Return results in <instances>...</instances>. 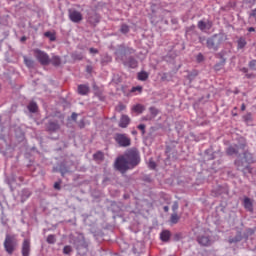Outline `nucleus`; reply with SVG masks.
<instances>
[{"instance_id":"1","label":"nucleus","mask_w":256,"mask_h":256,"mask_svg":"<svg viewBox=\"0 0 256 256\" xmlns=\"http://www.w3.org/2000/svg\"><path fill=\"white\" fill-rule=\"evenodd\" d=\"M141 163L139 151L135 148L127 150L124 155L118 157L115 161V169L120 173H127L131 169H135Z\"/></svg>"},{"instance_id":"2","label":"nucleus","mask_w":256,"mask_h":256,"mask_svg":"<svg viewBox=\"0 0 256 256\" xmlns=\"http://www.w3.org/2000/svg\"><path fill=\"white\" fill-rule=\"evenodd\" d=\"M245 161V162H243ZM245 163H247L245 165ZM255 163V160L253 159V154L250 152L246 151L243 153V159L238 158L235 161V166L237 167L238 170L245 171V169L248 170L249 173H251V169L249 168V164Z\"/></svg>"},{"instance_id":"3","label":"nucleus","mask_w":256,"mask_h":256,"mask_svg":"<svg viewBox=\"0 0 256 256\" xmlns=\"http://www.w3.org/2000/svg\"><path fill=\"white\" fill-rule=\"evenodd\" d=\"M3 245L6 253L13 255L19 245V240H17V236L14 234H6Z\"/></svg>"},{"instance_id":"4","label":"nucleus","mask_w":256,"mask_h":256,"mask_svg":"<svg viewBox=\"0 0 256 256\" xmlns=\"http://www.w3.org/2000/svg\"><path fill=\"white\" fill-rule=\"evenodd\" d=\"M32 52L35 59L38 61V63H40V65H49L51 63V58L49 57V54H47V52L38 48L33 49Z\"/></svg>"},{"instance_id":"5","label":"nucleus","mask_w":256,"mask_h":256,"mask_svg":"<svg viewBox=\"0 0 256 256\" xmlns=\"http://www.w3.org/2000/svg\"><path fill=\"white\" fill-rule=\"evenodd\" d=\"M114 141H116L119 147L131 146V138H129L127 134H121V133L115 134Z\"/></svg>"},{"instance_id":"6","label":"nucleus","mask_w":256,"mask_h":256,"mask_svg":"<svg viewBox=\"0 0 256 256\" xmlns=\"http://www.w3.org/2000/svg\"><path fill=\"white\" fill-rule=\"evenodd\" d=\"M219 45H221V39H218L217 35L207 39L206 46L208 47V49H213V51H217V49H219Z\"/></svg>"},{"instance_id":"7","label":"nucleus","mask_w":256,"mask_h":256,"mask_svg":"<svg viewBox=\"0 0 256 256\" xmlns=\"http://www.w3.org/2000/svg\"><path fill=\"white\" fill-rule=\"evenodd\" d=\"M69 19L72 23H81L83 21V14L77 10H69Z\"/></svg>"},{"instance_id":"8","label":"nucleus","mask_w":256,"mask_h":256,"mask_svg":"<svg viewBox=\"0 0 256 256\" xmlns=\"http://www.w3.org/2000/svg\"><path fill=\"white\" fill-rule=\"evenodd\" d=\"M22 256H29L31 253V240L24 239L22 242Z\"/></svg>"},{"instance_id":"9","label":"nucleus","mask_w":256,"mask_h":256,"mask_svg":"<svg viewBox=\"0 0 256 256\" xmlns=\"http://www.w3.org/2000/svg\"><path fill=\"white\" fill-rule=\"evenodd\" d=\"M239 149H245V144H242L240 146L233 145L227 148L226 153L227 155H239Z\"/></svg>"},{"instance_id":"10","label":"nucleus","mask_w":256,"mask_h":256,"mask_svg":"<svg viewBox=\"0 0 256 256\" xmlns=\"http://www.w3.org/2000/svg\"><path fill=\"white\" fill-rule=\"evenodd\" d=\"M197 241L199 245H203L204 247H209V245H211V238L209 237V235L199 236Z\"/></svg>"},{"instance_id":"11","label":"nucleus","mask_w":256,"mask_h":256,"mask_svg":"<svg viewBox=\"0 0 256 256\" xmlns=\"http://www.w3.org/2000/svg\"><path fill=\"white\" fill-rule=\"evenodd\" d=\"M129 123H131V118L127 115H122L119 121V127H121V129H127Z\"/></svg>"},{"instance_id":"12","label":"nucleus","mask_w":256,"mask_h":256,"mask_svg":"<svg viewBox=\"0 0 256 256\" xmlns=\"http://www.w3.org/2000/svg\"><path fill=\"white\" fill-rule=\"evenodd\" d=\"M243 205L246 211H250V213H253V202L251 201V198L245 197Z\"/></svg>"},{"instance_id":"13","label":"nucleus","mask_w":256,"mask_h":256,"mask_svg":"<svg viewBox=\"0 0 256 256\" xmlns=\"http://www.w3.org/2000/svg\"><path fill=\"white\" fill-rule=\"evenodd\" d=\"M160 239L161 241H165V242L169 241V239H171V232L168 230L162 231L160 234Z\"/></svg>"},{"instance_id":"14","label":"nucleus","mask_w":256,"mask_h":256,"mask_svg":"<svg viewBox=\"0 0 256 256\" xmlns=\"http://www.w3.org/2000/svg\"><path fill=\"white\" fill-rule=\"evenodd\" d=\"M23 59L26 67L29 69H33V67H35V61H33V59L28 58L27 56H24Z\"/></svg>"},{"instance_id":"15","label":"nucleus","mask_w":256,"mask_h":256,"mask_svg":"<svg viewBox=\"0 0 256 256\" xmlns=\"http://www.w3.org/2000/svg\"><path fill=\"white\" fill-rule=\"evenodd\" d=\"M78 93L79 95H87V93H89V86L83 84L79 85Z\"/></svg>"},{"instance_id":"16","label":"nucleus","mask_w":256,"mask_h":256,"mask_svg":"<svg viewBox=\"0 0 256 256\" xmlns=\"http://www.w3.org/2000/svg\"><path fill=\"white\" fill-rule=\"evenodd\" d=\"M50 63L51 65H53L54 67H59V65H61V57L59 56H53L50 59Z\"/></svg>"},{"instance_id":"17","label":"nucleus","mask_w":256,"mask_h":256,"mask_svg":"<svg viewBox=\"0 0 256 256\" xmlns=\"http://www.w3.org/2000/svg\"><path fill=\"white\" fill-rule=\"evenodd\" d=\"M29 197H31V191H29L28 189L22 190V194H21L22 203L27 201Z\"/></svg>"},{"instance_id":"18","label":"nucleus","mask_w":256,"mask_h":256,"mask_svg":"<svg viewBox=\"0 0 256 256\" xmlns=\"http://www.w3.org/2000/svg\"><path fill=\"white\" fill-rule=\"evenodd\" d=\"M149 79V73L141 71L138 73V81H147Z\"/></svg>"},{"instance_id":"19","label":"nucleus","mask_w":256,"mask_h":256,"mask_svg":"<svg viewBox=\"0 0 256 256\" xmlns=\"http://www.w3.org/2000/svg\"><path fill=\"white\" fill-rule=\"evenodd\" d=\"M37 103L35 102H30L28 105V111H30V113H37Z\"/></svg>"},{"instance_id":"20","label":"nucleus","mask_w":256,"mask_h":256,"mask_svg":"<svg viewBox=\"0 0 256 256\" xmlns=\"http://www.w3.org/2000/svg\"><path fill=\"white\" fill-rule=\"evenodd\" d=\"M128 66L129 67H131V69H136V67H137V65H138V63H137V61L135 60V58H133V57H130L129 59H128Z\"/></svg>"},{"instance_id":"21","label":"nucleus","mask_w":256,"mask_h":256,"mask_svg":"<svg viewBox=\"0 0 256 256\" xmlns=\"http://www.w3.org/2000/svg\"><path fill=\"white\" fill-rule=\"evenodd\" d=\"M237 43H238V49H243L245 47V45H247V40H245V38L241 37L238 39Z\"/></svg>"},{"instance_id":"22","label":"nucleus","mask_w":256,"mask_h":256,"mask_svg":"<svg viewBox=\"0 0 256 256\" xmlns=\"http://www.w3.org/2000/svg\"><path fill=\"white\" fill-rule=\"evenodd\" d=\"M48 129L49 131H58L59 125L57 124V122H50L48 124Z\"/></svg>"},{"instance_id":"23","label":"nucleus","mask_w":256,"mask_h":256,"mask_svg":"<svg viewBox=\"0 0 256 256\" xmlns=\"http://www.w3.org/2000/svg\"><path fill=\"white\" fill-rule=\"evenodd\" d=\"M179 215H177V212H174L172 215H171V218H170V221L171 223H173L174 225L179 223Z\"/></svg>"},{"instance_id":"24","label":"nucleus","mask_w":256,"mask_h":256,"mask_svg":"<svg viewBox=\"0 0 256 256\" xmlns=\"http://www.w3.org/2000/svg\"><path fill=\"white\" fill-rule=\"evenodd\" d=\"M133 111L136 113H143V111H145V107L141 104H138L133 107Z\"/></svg>"},{"instance_id":"25","label":"nucleus","mask_w":256,"mask_h":256,"mask_svg":"<svg viewBox=\"0 0 256 256\" xmlns=\"http://www.w3.org/2000/svg\"><path fill=\"white\" fill-rule=\"evenodd\" d=\"M93 157H94L95 161H103L104 155H103V152L98 151V152H96V153L93 155Z\"/></svg>"},{"instance_id":"26","label":"nucleus","mask_w":256,"mask_h":256,"mask_svg":"<svg viewBox=\"0 0 256 256\" xmlns=\"http://www.w3.org/2000/svg\"><path fill=\"white\" fill-rule=\"evenodd\" d=\"M45 37H48V39H50V41H55L57 38L55 37V33L52 32H45L44 33Z\"/></svg>"},{"instance_id":"27","label":"nucleus","mask_w":256,"mask_h":256,"mask_svg":"<svg viewBox=\"0 0 256 256\" xmlns=\"http://www.w3.org/2000/svg\"><path fill=\"white\" fill-rule=\"evenodd\" d=\"M198 29H200V31H205V29H207V23H205L203 20L199 21Z\"/></svg>"},{"instance_id":"28","label":"nucleus","mask_w":256,"mask_h":256,"mask_svg":"<svg viewBox=\"0 0 256 256\" xmlns=\"http://www.w3.org/2000/svg\"><path fill=\"white\" fill-rule=\"evenodd\" d=\"M120 32L124 35L129 33V26L127 24H122L120 28Z\"/></svg>"},{"instance_id":"29","label":"nucleus","mask_w":256,"mask_h":256,"mask_svg":"<svg viewBox=\"0 0 256 256\" xmlns=\"http://www.w3.org/2000/svg\"><path fill=\"white\" fill-rule=\"evenodd\" d=\"M136 91H138V93H142L143 92V86L132 87L131 93H135Z\"/></svg>"},{"instance_id":"30","label":"nucleus","mask_w":256,"mask_h":256,"mask_svg":"<svg viewBox=\"0 0 256 256\" xmlns=\"http://www.w3.org/2000/svg\"><path fill=\"white\" fill-rule=\"evenodd\" d=\"M149 111L151 115H153V117H157V115L159 114V110H157V108L155 107H150Z\"/></svg>"},{"instance_id":"31","label":"nucleus","mask_w":256,"mask_h":256,"mask_svg":"<svg viewBox=\"0 0 256 256\" xmlns=\"http://www.w3.org/2000/svg\"><path fill=\"white\" fill-rule=\"evenodd\" d=\"M56 239L54 235H48L47 237V243H49L50 245H53V243H55Z\"/></svg>"},{"instance_id":"32","label":"nucleus","mask_w":256,"mask_h":256,"mask_svg":"<svg viewBox=\"0 0 256 256\" xmlns=\"http://www.w3.org/2000/svg\"><path fill=\"white\" fill-rule=\"evenodd\" d=\"M71 251H73V249L71 248V246H65L63 248V253L64 255H69V253H71Z\"/></svg>"},{"instance_id":"33","label":"nucleus","mask_w":256,"mask_h":256,"mask_svg":"<svg viewBox=\"0 0 256 256\" xmlns=\"http://www.w3.org/2000/svg\"><path fill=\"white\" fill-rule=\"evenodd\" d=\"M148 167H149V169H155V167H157V164L155 163V161L150 160Z\"/></svg>"},{"instance_id":"34","label":"nucleus","mask_w":256,"mask_h":256,"mask_svg":"<svg viewBox=\"0 0 256 256\" xmlns=\"http://www.w3.org/2000/svg\"><path fill=\"white\" fill-rule=\"evenodd\" d=\"M177 209H179V203L174 202L173 205H172V211L174 213H177Z\"/></svg>"},{"instance_id":"35","label":"nucleus","mask_w":256,"mask_h":256,"mask_svg":"<svg viewBox=\"0 0 256 256\" xmlns=\"http://www.w3.org/2000/svg\"><path fill=\"white\" fill-rule=\"evenodd\" d=\"M250 69H256V60H252L249 62Z\"/></svg>"},{"instance_id":"36","label":"nucleus","mask_w":256,"mask_h":256,"mask_svg":"<svg viewBox=\"0 0 256 256\" xmlns=\"http://www.w3.org/2000/svg\"><path fill=\"white\" fill-rule=\"evenodd\" d=\"M196 59H197L198 63H201V61H203L205 58H204L203 54L199 53L197 55Z\"/></svg>"},{"instance_id":"37","label":"nucleus","mask_w":256,"mask_h":256,"mask_svg":"<svg viewBox=\"0 0 256 256\" xmlns=\"http://www.w3.org/2000/svg\"><path fill=\"white\" fill-rule=\"evenodd\" d=\"M138 129L142 131V135H145V124L138 125Z\"/></svg>"},{"instance_id":"38","label":"nucleus","mask_w":256,"mask_h":256,"mask_svg":"<svg viewBox=\"0 0 256 256\" xmlns=\"http://www.w3.org/2000/svg\"><path fill=\"white\" fill-rule=\"evenodd\" d=\"M54 189H57V191H61V182H55Z\"/></svg>"},{"instance_id":"39","label":"nucleus","mask_w":256,"mask_h":256,"mask_svg":"<svg viewBox=\"0 0 256 256\" xmlns=\"http://www.w3.org/2000/svg\"><path fill=\"white\" fill-rule=\"evenodd\" d=\"M89 52H90V53H93V54H97V53H99V50H97V49H95V48H90V49H89Z\"/></svg>"},{"instance_id":"40","label":"nucleus","mask_w":256,"mask_h":256,"mask_svg":"<svg viewBox=\"0 0 256 256\" xmlns=\"http://www.w3.org/2000/svg\"><path fill=\"white\" fill-rule=\"evenodd\" d=\"M74 59H78V61H81V59H83V56L81 54L79 55H73Z\"/></svg>"},{"instance_id":"41","label":"nucleus","mask_w":256,"mask_h":256,"mask_svg":"<svg viewBox=\"0 0 256 256\" xmlns=\"http://www.w3.org/2000/svg\"><path fill=\"white\" fill-rule=\"evenodd\" d=\"M117 109H118V111H123V110H125V105L120 104L117 106Z\"/></svg>"},{"instance_id":"42","label":"nucleus","mask_w":256,"mask_h":256,"mask_svg":"<svg viewBox=\"0 0 256 256\" xmlns=\"http://www.w3.org/2000/svg\"><path fill=\"white\" fill-rule=\"evenodd\" d=\"M60 173H61L62 177H64L65 174L68 173V171L65 170V169H63V168H61V169H60Z\"/></svg>"},{"instance_id":"43","label":"nucleus","mask_w":256,"mask_h":256,"mask_svg":"<svg viewBox=\"0 0 256 256\" xmlns=\"http://www.w3.org/2000/svg\"><path fill=\"white\" fill-rule=\"evenodd\" d=\"M86 71L87 73H91V71H93V68L91 66H87Z\"/></svg>"},{"instance_id":"44","label":"nucleus","mask_w":256,"mask_h":256,"mask_svg":"<svg viewBox=\"0 0 256 256\" xmlns=\"http://www.w3.org/2000/svg\"><path fill=\"white\" fill-rule=\"evenodd\" d=\"M247 233H248V235H253V233H255V231H253V229H248Z\"/></svg>"},{"instance_id":"45","label":"nucleus","mask_w":256,"mask_h":256,"mask_svg":"<svg viewBox=\"0 0 256 256\" xmlns=\"http://www.w3.org/2000/svg\"><path fill=\"white\" fill-rule=\"evenodd\" d=\"M251 17H255L256 18V8L254 10H252Z\"/></svg>"},{"instance_id":"46","label":"nucleus","mask_w":256,"mask_h":256,"mask_svg":"<svg viewBox=\"0 0 256 256\" xmlns=\"http://www.w3.org/2000/svg\"><path fill=\"white\" fill-rule=\"evenodd\" d=\"M220 67H221L220 64H216V65L214 66V69H215L216 71H219Z\"/></svg>"},{"instance_id":"47","label":"nucleus","mask_w":256,"mask_h":256,"mask_svg":"<svg viewBox=\"0 0 256 256\" xmlns=\"http://www.w3.org/2000/svg\"><path fill=\"white\" fill-rule=\"evenodd\" d=\"M72 119L75 121L77 120V113H72Z\"/></svg>"},{"instance_id":"48","label":"nucleus","mask_w":256,"mask_h":256,"mask_svg":"<svg viewBox=\"0 0 256 256\" xmlns=\"http://www.w3.org/2000/svg\"><path fill=\"white\" fill-rule=\"evenodd\" d=\"M248 31H249V33H253V31H255V29L253 27H250V28H248Z\"/></svg>"},{"instance_id":"49","label":"nucleus","mask_w":256,"mask_h":256,"mask_svg":"<svg viewBox=\"0 0 256 256\" xmlns=\"http://www.w3.org/2000/svg\"><path fill=\"white\" fill-rule=\"evenodd\" d=\"M242 73H247V71H249L247 68H242L241 69Z\"/></svg>"},{"instance_id":"50","label":"nucleus","mask_w":256,"mask_h":256,"mask_svg":"<svg viewBox=\"0 0 256 256\" xmlns=\"http://www.w3.org/2000/svg\"><path fill=\"white\" fill-rule=\"evenodd\" d=\"M245 109H246L245 104H242V105H241V111H245Z\"/></svg>"},{"instance_id":"51","label":"nucleus","mask_w":256,"mask_h":256,"mask_svg":"<svg viewBox=\"0 0 256 256\" xmlns=\"http://www.w3.org/2000/svg\"><path fill=\"white\" fill-rule=\"evenodd\" d=\"M247 79H251L253 77V74H246Z\"/></svg>"},{"instance_id":"52","label":"nucleus","mask_w":256,"mask_h":256,"mask_svg":"<svg viewBox=\"0 0 256 256\" xmlns=\"http://www.w3.org/2000/svg\"><path fill=\"white\" fill-rule=\"evenodd\" d=\"M164 211L167 213V211H169V206H165Z\"/></svg>"},{"instance_id":"53","label":"nucleus","mask_w":256,"mask_h":256,"mask_svg":"<svg viewBox=\"0 0 256 256\" xmlns=\"http://www.w3.org/2000/svg\"><path fill=\"white\" fill-rule=\"evenodd\" d=\"M21 41H22V42H23V41H27V37L23 36V37L21 38Z\"/></svg>"},{"instance_id":"54","label":"nucleus","mask_w":256,"mask_h":256,"mask_svg":"<svg viewBox=\"0 0 256 256\" xmlns=\"http://www.w3.org/2000/svg\"><path fill=\"white\" fill-rule=\"evenodd\" d=\"M132 135H137L136 130L132 131Z\"/></svg>"},{"instance_id":"55","label":"nucleus","mask_w":256,"mask_h":256,"mask_svg":"<svg viewBox=\"0 0 256 256\" xmlns=\"http://www.w3.org/2000/svg\"><path fill=\"white\" fill-rule=\"evenodd\" d=\"M249 117H251V114H248V115L246 116V119H249Z\"/></svg>"},{"instance_id":"56","label":"nucleus","mask_w":256,"mask_h":256,"mask_svg":"<svg viewBox=\"0 0 256 256\" xmlns=\"http://www.w3.org/2000/svg\"><path fill=\"white\" fill-rule=\"evenodd\" d=\"M19 180H20V181H23V177H20Z\"/></svg>"},{"instance_id":"57","label":"nucleus","mask_w":256,"mask_h":256,"mask_svg":"<svg viewBox=\"0 0 256 256\" xmlns=\"http://www.w3.org/2000/svg\"><path fill=\"white\" fill-rule=\"evenodd\" d=\"M233 116H234V117H237V114L233 113Z\"/></svg>"},{"instance_id":"58","label":"nucleus","mask_w":256,"mask_h":256,"mask_svg":"<svg viewBox=\"0 0 256 256\" xmlns=\"http://www.w3.org/2000/svg\"><path fill=\"white\" fill-rule=\"evenodd\" d=\"M209 27H211V23H209Z\"/></svg>"}]
</instances>
